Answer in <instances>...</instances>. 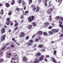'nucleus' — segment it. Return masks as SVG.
I'll use <instances>...</instances> for the list:
<instances>
[{
    "mask_svg": "<svg viewBox=\"0 0 63 63\" xmlns=\"http://www.w3.org/2000/svg\"><path fill=\"white\" fill-rule=\"evenodd\" d=\"M60 18V20L61 21H63V17H61Z\"/></svg>",
    "mask_w": 63,
    "mask_h": 63,
    "instance_id": "nucleus-45",
    "label": "nucleus"
},
{
    "mask_svg": "<svg viewBox=\"0 0 63 63\" xmlns=\"http://www.w3.org/2000/svg\"><path fill=\"white\" fill-rule=\"evenodd\" d=\"M6 37V35L4 34L1 36L0 37V42H2L4 41L5 40V37Z\"/></svg>",
    "mask_w": 63,
    "mask_h": 63,
    "instance_id": "nucleus-1",
    "label": "nucleus"
},
{
    "mask_svg": "<svg viewBox=\"0 0 63 63\" xmlns=\"http://www.w3.org/2000/svg\"><path fill=\"white\" fill-rule=\"evenodd\" d=\"M51 16H49V21H52V18H51Z\"/></svg>",
    "mask_w": 63,
    "mask_h": 63,
    "instance_id": "nucleus-28",
    "label": "nucleus"
},
{
    "mask_svg": "<svg viewBox=\"0 0 63 63\" xmlns=\"http://www.w3.org/2000/svg\"><path fill=\"white\" fill-rule=\"evenodd\" d=\"M36 9V6H34V8L32 9V11L33 12H35V10Z\"/></svg>",
    "mask_w": 63,
    "mask_h": 63,
    "instance_id": "nucleus-35",
    "label": "nucleus"
},
{
    "mask_svg": "<svg viewBox=\"0 0 63 63\" xmlns=\"http://www.w3.org/2000/svg\"><path fill=\"white\" fill-rule=\"evenodd\" d=\"M21 1H22V0H18V2L19 4H20L21 3Z\"/></svg>",
    "mask_w": 63,
    "mask_h": 63,
    "instance_id": "nucleus-31",
    "label": "nucleus"
},
{
    "mask_svg": "<svg viewBox=\"0 0 63 63\" xmlns=\"http://www.w3.org/2000/svg\"><path fill=\"white\" fill-rule=\"evenodd\" d=\"M5 5L6 7H9L10 6V4L8 3H6Z\"/></svg>",
    "mask_w": 63,
    "mask_h": 63,
    "instance_id": "nucleus-13",
    "label": "nucleus"
},
{
    "mask_svg": "<svg viewBox=\"0 0 63 63\" xmlns=\"http://www.w3.org/2000/svg\"><path fill=\"white\" fill-rule=\"evenodd\" d=\"M4 61V60H3V59H0V63H1V62H2L3 61Z\"/></svg>",
    "mask_w": 63,
    "mask_h": 63,
    "instance_id": "nucleus-36",
    "label": "nucleus"
},
{
    "mask_svg": "<svg viewBox=\"0 0 63 63\" xmlns=\"http://www.w3.org/2000/svg\"><path fill=\"white\" fill-rule=\"evenodd\" d=\"M52 26L53 27L54 26V23H52L51 24Z\"/></svg>",
    "mask_w": 63,
    "mask_h": 63,
    "instance_id": "nucleus-56",
    "label": "nucleus"
},
{
    "mask_svg": "<svg viewBox=\"0 0 63 63\" xmlns=\"http://www.w3.org/2000/svg\"><path fill=\"white\" fill-rule=\"evenodd\" d=\"M59 26L60 27H61V28H63V25H62L63 22L61 21H59Z\"/></svg>",
    "mask_w": 63,
    "mask_h": 63,
    "instance_id": "nucleus-7",
    "label": "nucleus"
},
{
    "mask_svg": "<svg viewBox=\"0 0 63 63\" xmlns=\"http://www.w3.org/2000/svg\"><path fill=\"white\" fill-rule=\"evenodd\" d=\"M40 61L38 59L35 60L34 63H39V62Z\"/></svg>",
    "mask_w": 63,
    "mask_h": 63,
    "instance_id": "nucleus-14",
    "label": "nucleus"
},
{
    "mask_svg": "<svg viewBox=\"0 0 63 63\" xmlns=\"http://www.w3.org/2000/svg\"><path fill=\"white\" fill-rule=\"evenodd\" d=\"M28 2L29 4H32V0H29Z\"/></svg>",
    "mask_w": 63,
    "mask_h": 63,
    "instance_id": "nucleus-19",
    "label": "nucleus"
},
{
    "mask_svg": "<svg viewBox=\"0 0 63 63\" xmlns=\"http://www.w3.org/2000/svg\"><path fill=\"white\" fill-rule=\"evenodd\" d=\"M12 2L11 3V4L12 5H14L15 4V0H12Z\"/></svg>",
    "mask_w": 63,
    "mask_h": 63,
    "instance_id": "nucleus-15",
    "label": "nucleus"
},
{
    "mask_svg": "<svg viewBox=\"0 0 63 63\" xmlns=\"http://www.w3.org/2000/svg\"><path fill=\"white\" fill-rule=\"evenodd\" d=\"M45 5L46 7H47V2L45 3Z\"/></svg>",
    "mask_w": 63,
    "mask_h": 63,
    "instance_id": "nucleus-48",
    "label": "nucleus"
},
{
    "mask_svg": "<svg viewBox=\"0 0 63 63\" xmlns=\"http://www.w3.org/2000/svg\"><path fill=\"white\" fill-rule=\"evenodd\" d=\"M41 54L40 52L37 53H36L35 56H36L37 58H39Z\"/></svg>",
    "mask_w": 63,
    "mask_h": 63,
    "instance_id": "nucleus-4",
    "label": "nucleus"
},
{
    "mask_svg": "<svg viewBox=\"0 0 63 63\" xmlns=\"http://www.w3.org/2000/svg\"><path fill=\"white\" fill-rule=\"evenodd\" d=\"M1 15H3V13H4V11H3V10L2 9L1 10Z\"/></svg>",
    "mask_w": 63,
    "mask_h": 63,
    "instance_id": "nucleus-29",
    "label": "nucleus"
},
{
    "mask_svg": "<svg viewBox=\"0 0 63 63\" xmlns=\"http://www.w3.org/2000/svg\"><path fill=\"white\" fill-rule=\"evenodd\" d=\"M27 47H29V46H31V45H32V43H31L29 42L27 43Z\"/></svg>",
    "mask_w": 63,
    "mask_h": 63,
    "instance_id": "nucleus-21",
    "label": "nucleus"
},
{
    "mask_svg": "<svg viewBox=\"0 0 63 63\" xmlns=\"http://www.w3.org/2000/svg\"><path fill=\"white\" fill-rule=\"evenodd\" d=\"M43 34V32L42 31H39L37 32V35H42Z\"/></svg>",
    "mask_w": 63,
    "mask_h": 63,
    "instance_id": "nucleus-11",
    "label": "nucleus"
},
{
    "mask_svg": "<svg viewBox=\"0 0 63 63\" xmlns=\"http://www.w3.org/2000/svg\"><path fill=\"white\" fill-rule=\"evenodd\" d=\"M16 11H17L18 12H19V8L17 7L16 8Z\"/></svg>",
    "mask_w": 63,
    "mask_h": 63,
    "instance_id": "nucleus-24",
    "label": "nucleus"
},
{
    "mask_svg": "<svg viewBox=\"0 0 63 63\" xmlns=\"http://www.w3.org/2000/svg\"><path fill=\"white\" fill-rule=\"evenodd\" d=\"M18 29V26L16 27L14 30V31H16Z\"/></svg>",
    "mask_w": 63,
    "mask_h": 63,
    "instance_id": "nucleus-23",
    "label": "nucleus"
},
{
    "mask_svg": "<svg viewBox=\"0 0 63 63\" xmlns=\"http://www.w3.org/2000/svg\"><path fill=\"white\" fill-rule=\"evenodd\" d=\"M10 19L9 18H7L6 19V20H7V21H10Z\"/></svg>",
    "mask_w": 63,
    "mask_h": 63,
    "instance_id": "nucleus-51",
    "label": "nucleus"
},
{
    "mask_svg": "<svg viewBox=\"0 0 63 63\" xmlns=\"http://www.w3.org/2000/svg\"><path fill=\"white\" fill-rule=\"evenodd\" d=\"M39 9L40 8H39V7L38 6H37V9L36 11H38L39 10Z\"/></svg>",
    "mask_w": 63,
    "mask_h": 63,
    "instance_id": "nucleus-37",
    "label": "nucleus"
},
{
    "mask_svg": "<svg viewBox=\"0 0 63 63\" xmlns=\"http://www.w3.org/2000/svg\"><path fill=\"white\" fill-rule=\"evenodd\" d=\"M34 7V4H32L31 5V7L32 8H33Z\"/></svg>",
    "mask_w": 63,
    "mask_h": 63,
    "instance_id": "nucleus-57",
    "label": "nucleus"
},
{
    "mask_svg": "<svg viewBox=\"0 0 63 63\" xmlns=\"http://www.w3.org/2000/svg\"><path fill=\"white\" fill-rule=\"evenodd\" d=\"M16 44L17 45H18V46H19V45L20 44H18V43H17L16 42Z\"/></svg>",
    "mask_w": 63,
    "mask_h": 63,
    "instance_id": "nucleus-61",
    "label": "nucleus"
},
{
    "mask_svg": "<svg viewBox=\"0 0 63 63\" xmlns=\"http://www.w3.org/2000/svg\"><path fill=\"white\" fill-rule=\"evenodd\" d=\"M12 41H14V42H15V43H16V40H15V38H13L12 39Z\"/></svg>",
    "mask_w": 63,
    "mask_h": 63,
    "instance_id": "nucleus-44",
    "label": "nucleus"
},
{
    "mask_svg": "<svg viewBox=\"0 0 63 63\" xmlns=\"http://www.w3.org/2000/svg\"><path fill=\"white\" fill-rule=\"evenodd\" d=\"M6 46H4V47H3L1 49L2 50H4V49H5L6 48Z\"/></svg>",
    "mask_w": 63,
    "mask_h": 63,
    "instance_id": "nucleus-33",
    "label": "nucleus"
},
{
    "mask_svg": "<svg viewBox=\"0 0 63 63\" xmlns=\"http://www.w3.org/2000/svg\"><path fill=\"white\" fill-rule=\"evenodd\" d=\"M28 27L29 30H30V29H31L32 28V25H28Z\"/></svg>",
    "mask_w": 63,
    "mask_h": 63,
    "instance_id": "nucleus-12",
    "label": "nucleus"
},
{
    "mask_svg": "<svg viewBox=\"0 0 63 63\" xmlns=\"http://www.w3.org/2000/svg\"><path fill=\"white\" fill-rule=\"evenodd\" d=\"M28 20L29 22H31L32 21L31 16H30L28 17Z\"/></svg>",
    "mask_w": 63,
    "mask_h": 63,
    "instance_id": "nucleus-8",
    "label": "nucleus"
},
{
    "mask_svg": "<svg viewBox=\"0 0 63 63\" xmlns=\"http://www.w3.org/2000/svg\"><path fill=\"white\" fill-rule=\"evenodd\" d=\"M63 33H61V34L59 35V37H63Z\"/></svg>",
    "mask_w": 63,
    "mask_h": 63,
    "instance_id": "nucleus-43",
    "label": "nucleus"
},
{
    "mask_svg": "<svg viewBox=\"0 0 63 63\" xmlns=\"http://www.w3.org/2000/svg\"><path fill=\"white\" fill-rule=\"evenodd\" d=\"M7 58H10V56H9V55H8L7 56Z\"/></svg>",
    "mask_w": 63,
    "mask_h": 63,
    "instance_id": "nucleus-64",
    "label": "nucleus"
},
{
    "mask_svg": "<svg viewBox=\"0 0 63 63\" xmlns=\"http://www.w3.org/2000/svg\"><path fill=\"white\" fill-rule=\"evenodd\" d=\"M44 59L45 61H47V60L46 58H45Z\"/></svg>",
    "mask_w": 63,
    "mask_h": 63,
    "instance_id": "nucleus-62",
    "label": "nucleus"
},
{
    "mask_svg": "<svg viewBox=\"0 0 63 63\" xmlns=\"http://www.w3.org/2000/svg\"><path fill=\"white\" fill-rule=\"evenodd\" d=\"M45 25H49L50 24L49 22H46L45 23Z\"/></svg>",
    "mask_w": 63,
    "mask_h": 63,
    "instance_id": "nucleus-25",
    "label": "nucleus"
},
{
    "mask_svg": "<svg viewBox=\"0 0 63 63\" xmlns=\"http://www.w3.org/2000/svg\"><path fill=\"white\" fill-rule=\"evenodd\" d=\"M57 52V51H56L55 50H54V51L53 54L54 55H55L56 56H57V55H56V54H57V53H56Z\"/></svg>",
    "mask_w": 63,
    "mask_h": 63,
    "instance_id": "nucleus-18",
    "label": "nucleus"
},
{
    "mask_svg": "<svg viewBox=\"0 0 63 63\" xmlns=\"http://www.w3.org/2000/svg\"><path fill=\"white\" fill-rule=\"evenodd\" d=\"M12 60H16V58H13L12 57L11 58Z\"/></svg>",
    "mask_w": 63,
    "mask_h": 63,
    "instance_id": "nucleus-50",
    "label": "nucleus"
},
{
    "mask_svg": "<svg viewBox=\"0 0 63 63\" xmlns=\"http://www.w3.org/2000/svg\"><path fill=\"white\" fill-rule=\"evenodd\" d=\"M14 24V23L13 22H11V23H10V25H13V24Z\"/></svg>",
    "mask_w": 63,
    "mask_h": 63,
    "instance_id": "nucleus-59",
    "label": "nucleus"
},
{
    "mask_svg": "<svg viewBox=\"0 0 63 63\" xmlns=\"http://www.w3.org/2000/svg\"><path fill=\"white\" fill-rule=\"evenodd\" d=\"M22 60L23 62H26V61H27L28 60V59H27V58H26V56H24Z\"/></svg>",
    "mask_w": 63,
    "mask_h": 63,
    "instance_id": "nucleus-6",
    "label": "nucleus"
},
{
    "mask_svg": "<svg viewBox=\"0 0 63 63\" xmlns=\"http://www.w3.org/2000/svg\"><path fill=\"white\" fill-rule=\"evenodd\" d=\"M29 42L31 43H33V40H30L29 41Z\"/></svg>",
    "mask_w": 63,
    "mask_h": 63,
    "instance_id": "nucleus-47",
    "label": "nucleus"
},
{
    "mask_svg": "<svg viewBox=\"0 0 63 63\" xmlns=\"http://www.w3.org/2000/svg\"><path fill=\"white\" fill-rule=\"evenodd\" d=\"M11 46L12 48L14 47V45H13V44L11 45Z\"/></svg>",
    "mask_w": 63,
    "mask_h": 63,
    "instance_id": "nucleus-52",
    "label": "nucleus"
},
{
    "mask_svg": "<svg viewBox=\"0 0 63 63\" xmlns=\"http://www.w3.org/2000/svg\"><path fill=\"white\" fill-rule=\"evenodd\" d=\"M28 13H29V12L28 11H26L25 12V14H27Z\"/></svg>",
    "mask_w": 63,
    "mask_h": 63,
    "instance_id": "nucleus-49",
    "label": "nucleus"
},
{
    "mask_svg": "<svg viewBox=\"0 0 63 63\" xmlns=\"http://www.w3.org/2000/svg\"><path fill=\"white\" fill-rule=\"evenodd\" d=\"M58 2H59V5L60 4L62 3V1L60 0H58Z\"/></svg>",
    "mask_w": 63,
    "mask_h": 63,
    "instance_id": "nucleus-32",
    "label": "nucleus"
},
{
    "mask_svg": "<svg viewBox=\"0 0 63 63\" xmlns=\"http://www.w3.org/2000/svg\"><path fill=\"white\" fill-rule=\"evenodd\" d=\"M9 12L8 13V15L9 16H11V15H12V12H11L10 11H9Z\"/></svg>",
    "mask_w": 63,
    "mask_h": 63,
    "instance_id": "nucleus-26",
    "label": "nucleus"
},
{
    "mask_svg": "<svg viewBox=\"0 0 63 63\" xmlns=\"http://www.w3.org/2000/svg\"><path fill=\"white\" fill-rule=\"evenodd\" d=\"M1 34H4L6 32V31H5V29L4 28H3L1 30Z\"/></svg>",
    "mask_w": 63,
    "mask_h": 63,
    "instance_id": "nucleus-3",
    "label": "nucleus"
},
{
    "mask_svg": "<svg viewBox=\"0 0 63 63\" xmlns=\"http://www.w3.org/2000/svg\"><path fill=\"white\" fill-rule=\"evenodd\" d=\"M7 55H9L10 56H11V55H12V54L11 53H8L7 54Z\"/></svg>",
    "mask_w": 63,
    "mask_h": 63,
    "instance_id": "nucleus-46",
    "label": "nucleus"
},
{
    "mask_svg": "<svg viewBox=\"0 0 63 63\" xmlns=\"http://www.w3.org/2000/svg\"><path fill=\"white\" fill-rule=\"evenodd\" d=\"M44 57V56L43 55H42L41 57L39 58V61H42L43 60V59Z\"/></svg>",
    "mask_w": 63,
    "mask_h": 63,
    "instance_id": "nucleus-10",
    "label": "nucleus"
},
{
    "mask_svg": "<svg viewBox=\"0 0 63 63\" xmlns=\"http://www.w3.org/2000/svg\"><path fill=\"white\" fill-rule=\"evenodd\" d=\"M43 35L44 36H47L48 35L47 33L46 32H43Z\"/></svg>",
    "mask_w": 63,
    "mask_h": 63,
    "instance_id": "nucleus-22",
    "label": "nucleus"
},
{
    "mask_svg": "<svg viewBox=\"0 0 63 63\" xmlns=\"http://www.w3.org/2000/svg\"><path fill=\"white\" fill-rule=\"evenodd\" d=\"M32 24L33 26L34 27L36 26L37 25V24H36V23H35V22H33L32 23Z\"/></svg>",
    "mask_w": 63,
    "mask_h": 63,
    "instance_id": "nucleus-20",
    "label": "nucleus"
},
{
    "mask_svg": "<svg viewBox=\"0 0 63 63\" xmlns=\"http://www.w3.org/2000/svg\"><path fill=\"white\" fill-rule=\"evenodd\" d=\"M8 32H9V33H11V29H9L8 31Z\"/></svg>",
    "mask_w": 63,
    "mask_h": 63,
    "instance_id": "nucleus-54",
    "label": "nucleus"
},
{
    "mask_svg": "<svg viewBox=\"0 0 63 63\" xmlns=\"http://www.w3.org/2000/svg\"><path fill=\"white\" fill-rule=\"evenodd\" d=\"M23 17H24L23 16H21L20 17V18H21L22 19V18H23Z\"/></svg>",
    "mask_w": 63,
    "mask_h": 63,
    "instance_id": "nucleus-58",
    "label": "nucleus"
},
{
    "mask_svg": "<svg viewBox=\"0 0 63 63\" xmlns=\"http://www.w3.org/2000/svg\"><path fill=\"white\" fill-rule=\"evenodd\" d=\"M35 34H34V35H33L32 37V38L33 39V38H34L35 37Z\"/></svg>",
    "mask_w": 63,
    "mask_h": 63,
    "instance_id": "nucleus-55",
    "label": "nucleus"
},
{
    "mask_svg": "<svg viewBox=\"0 0 63 63\" xmlns=\"http://www.w3.org/2000/svg\"><path fill=\"white\" fill-rule=\"evenodd\" d=\"M59 18H60V16H57L56 17V19H57Z\"/></svg>",
    "mask_w": 63,
    "mask_h": 63,
    "instance_id": "nucleus-39",
    "label": "nucleus"
},
{
    "mask_svg": "<svg viewBox=\"0 0 63 63\" xmlns=\"http://www.w3.org/2000/svg\"><path fill=\"white\" fill-rule=\"evenodd\" d=\"M53 9L52 8H50L48 11H47V12L48 13H49V15L51 14L52 13V11Z\"/></svg>",
    "mask_w": 63,
    "mask_h": 63,
    "instance_id": "nucleus-5",
    "label": "nucleus"
},
{
    "mask_svg": "<svg viewBox=\"0 0 63 63\" xmlns=\"http://www.w3.org/2000/svg\"><path fill=\"white\" fill-rule=\"evenodd\" d=\"M31 18L32 19V20H34L33 19L34 18V16H31Z\"/></svg>",
    "mask_w": 63,
    "mask_h": 63,
    "instance_id": "nucleus-41",
    "label": "nucleus"
},
{
    "mask_svg": "<svg viewBox=\"0 0 63 63\" xmlns=\"http://www.w3.org/2000/svg\"><path fill=\"white\" fill-rule=\"evenodd\" d=\"M38 42V38H37L35 39V42Z\"/></svg>",
    "mask_w": 63,
    "mask_h": 63,
    "instance_id": "nucleus-40",
    "label": "nucleus"
},
{
    "mask_svg": "<svg viewBox=\"0 0 63 63\" xmlns=\"http://www.w3.org/2000/svg\"><path fill=\"white\" fill-rule=\"evenodd\" d=\"M25 36V33L23 32H21L20 34L19 38H23Z\"/></svg>",
    "mask_w": 63,
    "mask_h": 63,
    "instance_id": "nucleus-2",
    "label": "nucleus"
},
{
    "mask_svg": "<svg viewBox=\"0 0 63 63\" xmlns=\"http://www.w3.org/2000/svg\"><path fill=\"white\" fill-rule=\"evenodd\" d=\"M52 32L55 33H57V32H58V30L56 29H53L51 30Z\"/></svg>",
    "mask_w": 63,
    "mask_h": 63,
    "instance_id": "nucleus-9",
    "label": "nucleus"
},
{
    "mask_svg": "<svg viewBox=\"0 0 63 63\" xmlns=\"http://www.w3.org/2000/svg\"><path fill=\"white\" fill-rule=\"evenodd\" d=\"M46 57H47V58H48L49 57V55H46Z\"/></svg>",
    "mask_w": 63,
    "mask_h": 63,
    "instance_id": "nucleus-53",
    "label": "nucleus"
},
{
    "mask_svg": "<svg viewBox=\"0 0 63 63\" xmlns=\"http://www.w3.org/2000/svg\"><path fill=\"white\" fill-rule=\"evenodd\" d=\"M43 47V45L41 44H40L38 45V48H42Z\"/></svg>",
    "mask_w": 63,
    "mask_h": 63,
    "instance_id": "nucleus-16",
    "label": "nucleus"
},
{
    "mask_svg": "<svg viewBox=\"0 0 63 63\" xmlns=\"http://www.w3.org/2000/svg\"><path fill=\"white\" fill-rule=\"evenodd\" d=\"M18 25V24L17 23H15V24L14 25V26H17Z\"/></svg>",
    "mask_w": 63,
    "mask_h": 63,
    "instance_id": "nucleus-38",
    "label": "nucleus"
},
{
    "mask_svg": "<svg viewBox=\"0 0 63 63\" xmlns=\"http://www.w3.org/2000/svg\"><path fill=\"white\" fill-rule=\"evenodd\" d=\"M48 33L49 35H52V34H53V32H52L51 31H49L48 32Z\"/></svg>",
    "mask_w": 63,
    "mask_h": 63,
    "instance_id": "nucleus-27",
    "label": "nucleus"
},
{
    "mask_svg": "<svg viewBox=\"0 0 63 63\" xmlns=\"http://www.w3.org/2000/svg\"><path fill=\"white\" fill-rule=\"evenodd\" d=\"M10 22H11V21H7L6 23V24H7V25H9Z\"/></svg>",
    "mask_w": 63,
    "mask_h": 63,
    "instance_id": "nucleus-17",
    "label": "nucleus"
},
{
    "mask_svg": "<svg viewBox=\"0 0 63 63\" xmlns=\"http://www.w3.org/2000/svg\"><path fill=\"white\" fill-rule=\"evenodd\" d=\"M22 3L23 5H24L25 4V2L24 0H22Z\"/></svg>",
    "mask_w": 63,
    "mask_h": 63,
    "instance_id": "nucleus-30",
    "label": "nucleus"
},
{
    "mask_svg": "<svg viewBox=\"0 0 63 63\" xmlns=\"http://www.w3.org/2000/svg\"><path fill=\"white\" fill-rule=\"evenodd\" d=\"M29 36H28L26 37L25 39L26 40H28V39H29Z\"/></svg>",
    "mask_w": 63,
    "mask_h": 63,
    "instance_id": "nucleus-42",
    "label": "nucleus"
},
{
    "mask_svg": "<svg viewBox=\"0 0 63 63\" xmlns=\"http://www.w3.org/2000/svg\"><path fill=\"white\" fill-rule=\"evenodd\" d=\"M48 29H52V27L51 26H50L49 27H48Z\"/></svg>",
    "mask_w": 63,
    "mask_h": 63,
    "instance_id": "nucleus-34",
    "label": "nucleus"
},
{
    "mask_svg": "<svg viewBox=\"0 0 63 63\" xmlns=\"http://www.w3.org/2000/svg\"><path fill=\"white\" fill-rule=\"evenodd\" d=\"M3 5V4H1V3H0V7H1Z\"/></svg>",
    "mask_w": 63,
    "mask_h": 63,
    "instance_id": "nucleus-63",
    "label": "nucleus"
},
{
    "mask_svg": "<svg viewBox=\"0 0 63 63\" xmlns=\"http://www.w3.org/2000/svg\"><path fill=\"white\" fill-rule=\"evenodd\" d=\"M54 43H55V41H52L51 42V44H52Z\"/></svg>",
    "mask_w": 63,
    "mask_h": 63,
    "instance_id": "nucleus-60",
    "label": "nucleus"
}]
</instances>
